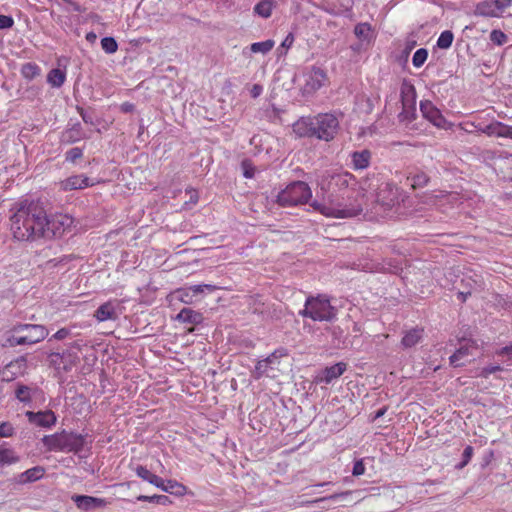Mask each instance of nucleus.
<instances>
[{"label":"nucleus","instance_id":"f257e3e1","mask_svg":"<svg viewBox=\"0 0 512 512\" xmlns=\"http://www.w3.org/2000/svg\"><path fill=\"white\" fill-rule=\"evenodd\" d=\"M322 201L310 203L312 209L320 214L337 219L352 218L363 211L359 197L365 189L357 178L348 171L327 174L320 182Z\"/></svg>","mask_w":512,"mask_h":512},{"label":"nucleus","instance_id":"f03ea898","mask_svg":"<svg viewBox=\"0 0 512 512\" xmlns=\"http://www.w3.org/2000/svg\"><path fill=\"white\" fill-rule=\"evenodd\" d=\"M11 232L19 241H33L45 235L48 228L46 211L39 201L19 200L10 209Z\"/></svg>","mask_w":512,"mask_h":512},{"label":"nucleus","instance_id":"7ed1b4c3","mask_svg":"<svg viewBox=\"0 0 512 512\" xmlns=\"http://www.w3.org/2000/svg\"><path fill=\"white\" fill-rule=\"evenodd\" d=\"M293 132L300 138H317L329 142L339 129V120L332 113L300 117L293 125Z\"/></svg>","mask_w":512,"mask_h":512},{"label":"nucleus","instance_id":"20e7f679","mask_svg":"<svg viewBox=\"0 0 512 512\" xmlns=\"http://www.w3.org/2000/svg\"><path fill=\"white\" fill-rule=\"evenodd\" d=\"M87 438L88 434L62 429L54 434L44 435L41 442L47 451L79 455L85 447L90 448L92 440L88 441Z\"/></svg>","mask_w":512,"mask_h":512},{"label":"nucleus","instance_id":"39448f33","mask_svg":"<svg viewBox=\"0 0 512 512\" xmlns=\"http://www.w3.org/2000/svg\"><path fill=\"white\" fill-rule=\"evenodd\" d=\"M298 314L313 321L332 322L336 319L337 309L331 305L327 295L319 294L317 296H308L304 308Z\"/></svg>","mask_w":512,"mask_h":512},{"label":"nucleus","instance_id":"423d86ee","mask_svg":"<svg viewBox=\"0 0 512 512\" xmlns=\"http://www.w3.org/2000/svg\"><path fill=\"white\" fill-rule=\"evenodd\" d=\"M311 197L309 185L303 181H295L278 193L277 203L283 207L298 206L307 203Z\"/></svg>","mask_w":512,"mask_h":512},{"label":"nucleus","instance_id":"0eeeda50","mask_svg":"<svg viewBox=\"0 0 512 512\" xmlns=\"http://www.w3.org/2000/svg\"><path fill=\"white\" fill-rule=\"evenodd\" d=\"M286 355L287 350L285 348H278L266 358L259 360L252 371L253 378L258 380L264 376L271 377V373L278 370L280 359Z\"/></svg>","mask_w":512,"mask_h":512},{"label":"nucleus","instance_id":"6e6552de","mask_svg":"<svg viewBox=\"0 0 512 512\" xmlns=\"http://www.w3.org/2000/svg\"><path fill=\"white\" fill-rule=\"evenodd\" d=\"M326 80V72L319 67L313 66L310 71L304 74L303 95H313L324 85Z\"/></svg>","mask_w":512,"mask_h":512},{"label":"nucleus","instance_id":"1a4fd4ad","mask_svg":"<svg viewBox=\"0 0 512 512\" xmlns=\"http://www.w3.org/2000/svg\"><path fill=\"white\" fill-rule=\"evenodd\" d=\"M50 365L58 371L69 372L79 361L78 355L71 351L65 350L62 353L52 352L48 356Z\"/></svg>","mask_w":512,"mask_h":512},{"label":"nucleus","instance_id":"9d476101","mask_svg":"<svg viewBox=\"0 0 512 512\" xmlns=\"http://www.w3.org/2000/svg\"><path fill=\"white\" fill-rule=\"evenodd\" d=\"M12 331L16 334L27 332L25 337L28 345L36 344L44 340L48 336V329L44 325L40 324H16Z\"/></svg>","mask_w":512,"mask_h":512},{"label":"nucleus","instance_id":"9b49d317","mask_svg":"<svg viewBox=\"0 0 512 512\" xmlns=\"http://www.w3.org/2000/svg\"><path fill=\"white\" fill-rule=\"evenodd\" d=\"M419 106L423 118H425L437 128H446V118L443 116L442 112L432 103V101L421 100Z\"/></svg>","mask_w":512,"mask_h":512},{"label":"nucleus","instance_id":"f8f14e48","mask_svg":"<svg viewBox=\"0 0 512 512\" xmlns=\"http://www.w3.org/2000/svg\"><path fill=\"white\" fill-rule=\"evenodd\" d=\"M25 415L31 424L42 428H51L56 424L57 421V417L52 410L38 412L27 411Z\"/></svg>","mask_w":512,"mask_h":512},{"label":"nucleus","instance_id":"ddd939ff","mask_svg":"<svg viewBox=\"0 0 512 512\" xmlns=\"http://www.w3.org/2000/svg\"><path fill=\"white\" fill-rule=\"evenodd\" d=\"M72 500L76 504L77 508L83 511H92L106 507L108 502L104 498H98L88 495H74Z\"/></svg>","mask_w":512,"mask_h":512},{"label":"nucleus","instance_id":"4468645a","mask_svg":"<svg viewBox=\"0 0 512 512\" xmlns=\"http://www.w3.org/2000/svg\"><path fill=\"white\" fill-rule=\"evenodd\" d=\"M477 130L488 136H497L512 139V126L496 121L484 127L478 125Z\"/></svg>","mask_w":512,"mask_h":512},{"label":"nucleus","instance_id":"2eb2a0df","mask_svg":"<svg viewBox=\"0 0 512 512\" xmlns=\"http://www.w3.org/2000/svg\"><path fill=\"white\" fill-rule=\"evenodd\" d=\"M119 306L118 300H109L100 305L94 313V317L99 322L107 320H116L118 318L117 308Z\"/></svg>","mask_w":512,"mask_h":512},{"label":"nucleus","instance_id":"dca6fc26","mask_svg":"<svg viewBox=\"0 0 512 512\" xmlns=\"http://www.w3.org/2000/svg\"><path fill=\"white\" fill-rule=\"evenodd\" d=\"M93 185L94 182L83 174L70 176L61 182V188L64 191L84 189Z\"/></svg>","mask_w":512,"mask_h":512},{"label":"nucleus","instance_id":"f3484780","mask_svg":"<svg viewBox=\"0 0 512 512\" xmlns=\"http://www.w3.org/2000/svg\"><path fill=\"white\" fill-rule=\"evenodd\" d=\"M371 158L372 153L368 149L353 151L350 153V166L355 171L364 170L369 167Z\"/></svg>","mask_w":512,"mask_h":512},{"label":"nucleus","instance_id":"a211bd4d","mask_svg":"<svg viewBox=\"0 0 512 512\" xmlns=\"http://www.w3.org/2000/svg\"><path fill=\"white\" fill-rule=\"evenodd\" d=\"M475 16L499 18L501 14L495 4V0H483L476 4L474 9Z\"/></svg>","mask_w":512,"mask_h":512},{"label":"nucleus","instance_id":"6ab92c4d","mask_svg":"<svg viewBox=\"0 0 512 512\" xmlns=\"http://www.w3.org/2000/svg\"><path fill=\"white\" fill-rule=\"evenodd\" d=\"M424 330L422 328H411L404 332L401 340L402 349H410L423 340Z\"/></svg>","mask_w":512,"mask_h":512},{"label":"nucleus","instance_id":"aec40b11","mask_svg":"<svg viewBox=\"0 0 512 512\" xmlns=\"http://www.w3.org/2000/svg\"><path fill=\"white\" fill-rule=\"evenodd\" d=\"M346 371V364L343 362L336 363L332 366L326 367L321 376L319 377V381L325 384H330L333 380L339 378Z\"/></svg>","mask_w":512,"mask_h":512},{"label":"nucleus","instance_id":"412c9836","mask_svg":"<svg viewBox=\"0 0 512 512\" xmlns=\"http://www.w3.org/2000/svg\"><path fill=\"white\" fill-rule=\"evenodd\" d=\"M84 138H86V136L79 122L74 123L71 127L66 129L61 136L62 142L67 144H73Z\"/></svg>","mask_w":512,"mask_h":512},{"label":"nucleus","instance_id":"4be33fe9","mask_svg":"<svg viewBox=\"0 0 512 512\" xmlns=\"http://www.w3.org/2000/svg\"><path fill=\"white\" fill-rule=\"evenodd\" d=\"M175 319L182 323H189V324L197 325V324L202 323L203 315H202V313L195 311L191 308H183L176 315Z\"/></svg>","mask_w":512,"mask_h":512},{"label":"nucleus","instance_id":"5701e85b","mask_svg":"<svg viewBox=\"0 0 512 512\" xmlns=\"http://www.w3.org/2000/svg\"><path fill=\"white\" fill-rule=\"evenodd\" d=\"M398 189L393 183H384L378 193V199L384 205H391L397 199Z\"/></svg>","mask_w":512,"mask_h":512},{"label":"nucleus","instance_id":"b1692460","mask_svg":"<svg viewBox=\"0 0 512 512\" xmlns=\"http://www.w3.org/2000/svg\"><path fill=\"white\" fill-rule=\"evenodd\" d=\"M44 474V467L35 466L19 474L17 480L21 484L31 483L41 479Z\"/></svg>","mask_w":512,"mask_h":512},{"label":"nucleus","instance_id":"393cba45","mask_svg":"<svg viewBox=\"0 0 512 512\" xmlns=\"http://www.w3.org/2000/svg\"><path fill=\"white\" fill-rule=\"evenodd\" d=\"M401 103L402 106H415L416 105V89L412 84L404 82L401 86Z\"/></svg>","mask_w":512,"mask_h":512},{"label":"nucleus","instance_id":"a878e982","mask_svg":"<svg viewBox=\"0 0 512 512\" xmlns=\"http://www.w3.org/2000/svg\"><path fill=\"white\" fill-rule=\"evenodd\" d=\"M19 461L16 452L7 446L6 443L0 444V467L15 464Z\"/></svg>","mask_w":512,"mask_h":512},{"label":"nucleus","instance_id":"bb28decb","mask_svg":"<svg viewBox=\"0 0 512 512\" xmlns=\"http://www.w3.org/2000/svg\"><path fill=\"white\" fill-rule=\"evenodd\" d=\"M407 181L414 189L423 188L428 184L429 176L424 171L416 169L409 173Z\"/></svg>","mask_w":512,"mask_h":512},{"label":"nucleus","instance_id":"cd10ccee","mask_svg":"<svg viewBox=\"0 0 512 512\" xmlns=\"http://www.w3.org/2000/svg\"><path fill=\"white\" fill-rule=\"evenodd\" d=\"M65 80L66 72L59 68L51 69L47 75V82L53 88H60L65 83Z\"/></svg>","mask_w":512,"mask_h":512},{"label":"nucleus","instance_id":"c85d7f7f","mask_svg":"<svg viewBox=\"0 0 512 512\" xmlns=\"http://www.w3.org/2000/svg\"><path fill=\"white\" fill-rule=\"evenodd\" d=\"M21 75L27 80H33L41 74V68L34 62H27L21 67Z\"/></svg>","mask_w":512,"mask_h":512},{"label":"nucleus","instance_id":"c756f323","mask_svg":"<svg viewBox=\"0 0 512 512\" xmlns=\"http://www.w3.org/2000/svg\"><path fill=\"white\" fill-rule=\"evenodd\" d=\"M187 487L176 480H166L165 492L175 496H184L187 494Z\"/></svg>","mask_w":512,"mask_h":512},{"label":"nucleus","instance_id":"7c9ffc66","mask_svg":"<svg viewBox=\"0 0 512 512\" xmlns=\"http://www.w3.org/2000/svg\"><path fill=\"white\" fill-rule=\"evenodd\" d=\"M275 45V41L272 39H267L262 42H254L250 45V51L252 53H261L267 54L269 53Z\"/></svg>","mask_w":512,"mask_h":512},{"label":"nucleus","instance_id":"2f4dec72","mask_svg":"<svg viewBox=\"0 0 512 512\" xmlns=\"http://www.w3.org/2000/svg\"><path fill=\"white\" fill-rule=\"evenodd\" d=\"M468 355H470L469 347L461 346L449 357L450 365L453 367L462 366L463 363H461L460 361Z\"/></svg>","mask_w":512,"mask_h":512},{"label":"nucleus","instance_id":"473e14b6","mask_svg":"<svg viewBox=\"0 0 512 512\" xmlns=\"http://www.w3.org/2000/svg\"><path fill=\"white\" fill-rule=\"evenodd\" d=\"M15 397L24 404H30L32 402L31 388L24 384H17Z\"/></svg>","mask_w":512,"mask_h":512},{"label":"nucleus","instance_id":"72a5a7b5","mask_svg":"<svg viewBox=\"0 0 512 512\" xmlns=\"http://www.w3.org/2000/svg\"><path fill=\"white\" fill-rule=\"evenodd\" d=\"M273 3L271 0H262L254 7V12L263 18H269L272 14Z\"/></svg>","mask_w":512,"mask_h":512},{"label":"nucleus","instance_id":"f704fd0d","mask_svg":"<svg viewBox=\"0 0 512 512\" xmlns=\"http://www.w3.org/2000/svg\"><path fill=\"white\" fill-rule=\"evenodd\" d=\"M137 500L141 501V502L156 503V504L164 505V506L170 505L172 503L171 499L166 495H152V496L139 495L137 497Z\"/></svg>","mask_w":512,"mask_h":512},{"label":"nucleus","instance_id":"c9c22d12","mask_svg":"<svg viewBox=\"0 0 512 512\" xmlns=\"http://www.w3.org/2000/svg\"><path fill=\"white\" fill-rule=\"evenodd\" d=\"M354 34L361 41L369 40L371 36V25L367 22L358 23L354 28Z\"/></svg>","mask_w":512,"mask_h":512},{"label":"nucleus","instance_id":"e433bc0d","mask_svg":"<svg viewBox=\"0 0 512 512\" xmlns=\"http://www.w3.org/2000/svg\"><path fill=\"white\" fill-rule=\"evenodd\" d=\"M416 105L415 106H402V111L399 113V121L404 123H411L416 119Z\"/></svg>","mask_w":512,"mask_h":512},{"label":"nucleus","instance_id":"4c0bfd02","mask_svg":"<svg viewBox=\"0 0 512 512\" xmlns=\"http://www.w3.org/2000/svg\"><path fill=\"white\" fill-rule=\"evenodd\" d=\"M453 39V33L450 30H445L437 39V47L440 49H448L451 47Z\"/></svg>","mask_w":512,"mask_h":512},{"label":"nucleus","instance_id":"58836bf2","mask_svg":"<svg viewBox=\"0 0 512 512\" xmlns=\"http://www.w3.org/2000/svg\"><path fill=\"white\" fill-rule=\"evenodd\" d=\"M101 47L107 54H113L118 49L117 41L113 37H104L101 39Z\"/></svg>","mask_w":512,"mask_h":512},{"label":"nucleus","instance_id":"ea45409f","mask_svg":"<svg viewBox=\"0 0 512 512\" xmlns=\"http://www.w3.org/2000/svg\"><path fill=\"white\" fill-rule=\"evenodd\" d=\"M428 58V51L425 48H420L416 50L412 57V64L414 67H421Z\"/></svg>","mask_w":512,"mask_h":512},{"label":"nucleus","instance_id":"a19ab883","mask_svg":"<svg viewBox=\"0 0 512 512\" xmlns=\"http://www.w3.org/2000/svg\"><path fill=\"white\" fill-rule=\"evenodd\" d=\"M490 40L495 45L502 46L508 41V37L503 31L494 29L490 33Z\"/></svg>","mask_w":512,"mask_h":512},{"label":"nucleus","instance_id":"79ce46f5","mask_svg":"<svg viewBox=\"0 0 512 512\" xmlns=\"http://www.w3.org/2000/svg\"><path fill=\"white\" fill-rule=\"evenodd\" d=\"M83 156V149L80 147H73L65 153V160L74 163L77 159Z\"/></svg>","mask_w":512,"mask_h":512},{"label":"nucleus","instance_id":"37998d69","mask_svg":"<svg viewBox=\"0 0 512 512\" xmlns=\"http://www.w3.org/2000/svg\"><path fill=\"white\" fill-rule=\"evenodd\" d=\"M474 453V449L472 446L468 445L464 448L462 453V461L456 465V468L462 469L464 468L471 460Z\"/></svg>","mask_w":512,"mask_h":512},{"label":"nucleus","instance_id":"c03bdc74","mask_svg":"<svg viewBox=\"0 0 512 512\" xmlns=\"http://www.w3.org/2000/svg\"><path fill=\"white\" fill-rule=\"evenodd\" d=\"M503 370H504V368L500 365H489V366L483 367L480 370L479 376L487 379L491 374H494L496 372H501Z\"/></svg>","mask_w":512,"mask_h":512},{"label":"nucleus","instance_id":"a18cd8bd","mask_svg":"<svg viewBox=\"0 0 512 512\" xmlns=\"http://www.w3.org/2000/svg\"><path fill=\"white\" fill-rule=\"evenodd\" d=\"M357 267L365 272H376L378 270V264L368 260L360 261Z\"/></svg>","mask_w":512,"mask_h":512},{"label":"nucleus","instance_id":"49530a36","mask_svg":"<svg viewBox=\"0 0 512 512\" xmlns=\"http://www.w3.org/2000/svg\"><path fill=\"white\" fill-rule=\"evenodd\" d=\"M15 433L14 427L9 422H2L0 424V437H11Z\"/></svg>","mask_w":512,"mask_h":512},{"label":"nucleus","instance_id":"de8ad7c7","mask_svg":"<svg viewBox=\"0 0 512 512\" xmlns=\"http://www.w3.org/2000/svg\"><path fill=\"white\" fill-rule=\"evenodd\" d=\"M135 473L138 477H140L141 479H143L144 481H149L150 480V477L153 475V473L147 469V467L143 466V465H138L136 468H135Z\"/></svg>","mask_w":512,"mask_h":512},{"label":"nucleus","instance_id":"09e8293b","mask_svg":"<svg viewBox=\"0 0 512 512\" xmlns=\"http://www.w3.org/2000/svg\"><path fill=\"white\" fill-rule=\"evenodd\" d=\"M77 111L80 114L82 120L86 124L95 125L94 117L92 113L86 111L84 108L77 106Z\"/></svg>","mask_w":512,"mask_h":512},{"label":"nucleus","instance_id":"8fccbe9b","mask_svg":"<svg viewBox=\"0 0 512 512\" xmlns=\"http://www.w3.org/2000/svg\"><path fill=\"white\" fill-rule=\"evenodd\" d=\"M365 464H364V459H359L357 461L354 462V465H353V469H352V475L353 476H361L365 473Z\"/></svg>","mask_w":512,"mask_h":512},{"label":"nucleus","instance_id":"3c124183","mask_svg":"<svg viewBox=\"0 0 512 512\" xmlns=\"http://www.w3.org/2000/svg\"><path fill=\"white\" fill-rule=\"evenodd\" d=\"M14 25V19L9 15H0V30L10 29Z\"/></svg>","mask_w":512,"mask_h":512},{"label":"nucleus","instance_id":"603ef678","mask_svg":"<svg viewBox=\"0 0 512 512\" xmlns=\"http://www.w3.org/2000/svg\"><path fill=\"white\" fill-rule=\"evenodd\" d=\"M8 342L12 347L18 345H28L25 335H13L8 339Z\"/></svg>","mask_w":512,"mask_h":512},{"label":"nucleus","instance_id":"864d4df0","mask_svg":"<svg viewBox=\"0 0 512 512\" xmlns=\"http://www.w3.org/2000/svg\"><path fill=\"white\" fill-rule=\"evenodd\" d=\"M177 295L179 300H181L184 303H191L192 302V294L190 293L188 288H182L177 291Z\"/></svg>","mask_w":512,"mask_h":512},{"label":"nucleus","instance_id":"5fc2aeb1","mask_svg":"<svg viewBox=\"0 0 512 512\" xmlns=\"http://www.w3.org/2000/svg\"><path fill=\"white\" fill-rule=\"evenodd\" d=\"M71 331L68 328H61L59 329L55 334L52 335V337L49 339L51 340H63L66 337L70 335Z\"/></svg>","mask_w":512,"mask_h":512},{"label":"nucleus","instance_id":"6e6d98bb","mask_svg":"<svg viewBox=\"0 0 512 512\" xmlns=\"http://www.w3.org/2000/svg\"><path fill=\"white\" fill-rule=\"evenodd\" d=\"M495 4L497 5V8L502 15L506 8L512 6V0H495Z\"/></svg>","mask_w":512,"mask_h":512},{"label":"nucleus","instance_id":"4d7b16f0","mask_svg":"<svg viewBox=\"0 0 512 512\" xmlns=\"http://www.w3.org/2000/svg\"><path fill=\"white\" fill-rule=\"evenodd\" d=\"M56 221L59 222L63 227H69L73 222L72 218L70 217L60 216L59 218L52 222L53 226L55 225Z\"/></svg>","mask_w":512,"mask_h":512},{"label":"nucleus","instance_id":"13d9d810","mask_svg":"<svg viewBox=\"0 0 512 512\" xmlns=\"http://www.w3.org/2000/svg\"><path fill=\"white\" fill-rule=\"evenodd\" d=\"M263 92V87L260 84H254L251 88V96L253 98L259 97Z\"/></svg>","mask_w":512,"mask_h":512},{"label":"nucleus","instance_id":"bf43d9fd","mask_svg":"<svg viewBox=\"0 0 512 512\" xmlns=\"http://www.w3.org/2000/svg\"><path fill=\"white\" fill-rule=\"evenodd\" d=\"M496 354L498 356L508 355V356L512 357V344L502 347L501 349L497 350Z\"/></svg>","mask_w":512,"mask_h":512},{"label":"nucleus","instance_id":"052dcab7","mask_svg":"<svg viewBox=\"0 0 512 512\" xmlns=\"http://www.w3.org/2000/svg\"><path fill=\"white\" fill-rule=\"evenodd\" d=\"M66 3L71 7V10H73L75 12H84L85 11L84 7H82L80 4H78L77 2H75L73 0L67 1Z\"/></svg>","mask_w":512,"mask_h":512},{"label":"nucleus","instance_id":"680f3d73","mask_svg":"<svg viewBox=\"0 0 512 512\" xmlns=\"http://www.w3.org/2000/svg\"><path fill=\"white\" fill-rule=\"evenodd\" d=\"M192 294V296L198 295L200 293H203V284L193 285L190 287H187Z\"/></svg>","mask_w":512,"mask_h":512},{"label":"nucleus","instance_id":"e2e57ef3","mask_svg":"<svg viewBox=\"0 0 512 512\" xmlns=\"http://www.w3.org/2000/svg\"><path fill=\"white\" fill-rule=\"evenodd\" d=\"M293 42H294V36H293V34H292V33H289V34L285 37V39L283 40V42H282L281 46H282V47H286V48H290V47L292 46Z\"/></svg>","mask_w":512,"mask_h":512},{"label":"nucleus","instance_id":"0e129e2a","mask_svg":"<svg viewBox=\"0 0 512 512\" xmlns=\"http://www.w3.org/2000/svg\"><path fill=\"white\" fill-rule=\"evenodd\" d=\"M268 306L265 303H261L253 308L254 313L264 315L267 312Z\"/></svg>","mask_w":512,"mask_h":512},{"label":"nucleus","instance_id":"69168bd1","mask_svg":"<svg viewBox=\"0 0 512 512\" xmlns=\"http://www.w3.org/2000/svg\"><path fill=\"white\" fill-rule=\"evenodd\" d=\"M470 295L471 291H458L457 299L461 302H465Z\"/></svg>","mask_w":512,"mask_h":512},{"label":"nucleus","instance_id":"338daca9","mask_svg":"<svg viewBox=\"0 0 512 512\" xmlns=\"http://www.w3.org/2000/svg\"><path fill=\"white\" fill-rule=\"evenodd\" d=\"M161 477L157 476L156 474H153L151 477H150V480L148 481L150 484L154 485L155 487H157V485H159V482L161 481Z\"/></svg>","mask_w":512,"mask_h":512},{"label":"nucleus","instance_id":"774afa93","mask_svg":"<svg viewBox=\"0 0 512 512\" xmlns=\"http://www.w3.org/2000/svg\"><path fill=\"white\" fill-rule=\"evenodd\" d=\"M97 39V35L94 32H88L86 34V40L90 43H94Z\"/></svg>","mask_w":512,"mask_h":512}]
</instances>
